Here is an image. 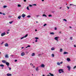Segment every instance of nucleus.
<instances>
[{"mask_svg":"<svg viewBox=\"0 0 76 76\" xmlns=\"http://www.w3.org/2000/svg\"><path fill=\"white\" fill-rule=\"evenodd\" d=\"M58 72L59 73H64V71H63V69H60Z\"/></svg>","mask_w":76,"mask_h":76,"instance_id":"obj_1","label":"nucleus"},{"mask_svg":"<svg viewBox=\"0 0 76 76\" xmlns=\"http://www.w3.org/2000/svg\"><path fill=\"white\" fill-rule=\"evenodd\" d=\"M58 38H59V37H56L54 39L55 40H56V41H58Z\"/></svg>","mask_w":76,"mask_h":76,"instance_id":"obj_2","label":"nucleus"},{"mask_svg":"<svg viewBox=\"0 0 76 76\" xmlns=\"http://www.w3.org/2000/svg\"><path fill=\"white\" fill-rule=\"evenodd\" d=\"M6 35V33H5V32H4V33L1 34V37H3V36H4V35Z\"/></svg>","mask_w":76,"mask_h":76,"instance_id":"obj_3","label":"nucleus"},{"mask_svg":"<svg viewBox=\"0 0 76 76\" xmlns=\"http://www.w3.org/2000/svg\"><path fill=\"white\" fill-rule=\"evenodd\" d=\"M67 68L68 69V70L69 71H70V66H67Z\"/></svg>","mask_w":76,"mask_h":76,"instance_id":"obj_4","label":"nucleus"},{"mask_svg":"<svg viewBox=\"0 0 76 76\" xmlns=\"http://www.w3.org/2000/svg\"><path fill=\"white\" fill-rule=\"evenodd\" d=\"M21 16H22L23 18H24L26 16V15L24 14H23Z\"/></svg>","mask_w":76,"mask_h":76,"instance_id":"obj_5","label":"nucleus"},{"mask_svg":"<svg viewBox=\"0 0 76 76\" xmlns=\"http://www.w3.org/2000/svg\"><path fill=\"white\" fill-rule=\"evenodd\" d=\"M4 45L5 47H9V45L7 43H5Z\"/></svg>","mask_w":76,"mask_h":76,"instance_id":"obj_6","label":"nucleus"},{"mask_svg":"<svg viewBox=\"0 0 76 76\" xmlns=\"http://www.w3.org/2000/svg\"><path fill=\"white\" fill-rule=\"evenodd\" d=\"M7 76H12V74H9V73H7Z\"/></svg>","mask_w":76,"mask_h":76,"instance_id":"obj_7","label":"nucleus"},{"mask_svg":"<svg viewBox=\"0 0 76 76\" xmlns=\"http://www.w3.org/2000/svg\"><path fill=\"white\" fill-rule=\"evenodd\" d=\"M21 56H25V53H24V52H22L21 53Z\"/></svg>","mask_w":76,"mask_h":76,"instance_id":"obj_8","label":"nucleus"},{"mask_svg":"<svg viewBox=\"0 0 76 76\" xmlns=\"http://www.w3.org/2000/svg\"><path fill=\"white\" fill-rule=\"evenodd\" d=\"M5 63L8 66H9V62H6Z\"/></svg>","mask_w":76,"mask_h":76,"instance_id":"obj_9","label":"nucleus"},{"mask_svg":"<svg viewBox=\"0 0 76 76\" xmlns=\"http://www.w3.org/2000/svg\"><path fill=\"white\" fill-rule=\"evenodd\" d=\"M66 60L68 61H70V59L69 58H67L66 59Z\"/></svg>","mask_w":76,"mask_h":76,"instance_id":"obj_10","label":"nucleus"},{"mask_svg":"<svg viewBox=\"0 0 76 76\" xmlns=\"http://www.w3.org/2000/svg\"><path fill=\"white\" fill-rule=\"evenodd\" d=\"M41 67H45V65L43 64H42Z\"/></svg>","mask_w":76,"mask_h":76,"instance_id":"obj_11","label":"nucleus"},{"mask_svg":"<svg viewBox=\"0 0 76 76\" xmlns=\"http://www.w3.org/2000/svg\"><path fill=\"white\" fill-rule=\"evenodd\" d=\"M64 54H68V52H64Z\"/></svg>","mask_w":76,"mask_h":76,"instance_id":"obj_12","label":"nucleus"},{"mask_svg":"<svg viewBox=\"0 0 76 76\" xmlns=\"http://www.w3.org/2000/svg\"><path fill=\"white\" fill-rule=\"evenodd\" d=\"M2 63H6V61L5 60H3L2 61Z\"/></svg>","mask_w":76,"mask_h":76,"instance_id":"obj_13","label":"nucleus"},{"mask_svg":"<svg viewBox=\"0 0 76 76\" xmlns=\"http://www.w3.org/2000/svg\"><path fill=\"white\" fill-rule=\"evenodd\" d=\"M5 58H9V56H8V55H6L5 56Z\"/></svg>","mask_w":76,"mask_h":76,"instance_id":"obj_14","label":"nucleus"},{"mask_svg":"<svg viewBox=\"0 0 76 76\" xmlns=\"http://www.w3.org/2000/svg\"><path fill=\"white\" fill-rule=\"evenodd\" d=\"M36 71L38 72V71L39 70L38 67H37L36 69Z\"/></svg>","mask_w":76,"mask_h":76,"instance_id":"obj_15","label":"nucleus"},{"mask_svg":"<svg viewBox=\"0 0 76 76\" xmlns=\"http://www.w3.org/2000/svg\"><path fill=\"white\" fill-rule=\"evenodd\" d=\"M28 34H27L25 36H24V38H26V37H28Z\"/></svg>","mask_w":76,"mask_h":76,"instance_id":"obj_16","label":"nucleus"},{"mask_svg":"<svg viewBox=\"0 0 76 76\" xmlns=\"http://www.w3.org/2000/svg\"><path fill=\"white\" fill-rule=\"evenodd\" d=\"M28 47H31V46H30V45H28L26 47V48H27Z\"/></svg>","mask_w":76,"mask_h":76,"instance_id":"obj_17","label":"nucleus"},{"mask_svg":"<svg viewBox=\"0 0 76 76\" xmlns=\"http://www.w3.org/2000/svg\"><path fill=\"white\" fill-rule=\"evenodd\" d=\"M50 34H51V35H54V33L53 32H51L50 33Z\"/></svg>","mask_w":76,"mask_h":76,"instance_id":"obj_18","label":"nucleus"},{"mask_svg":"<svg viewBox=\"0 0 76 76\" xmlns=\"http://www.w3.org/2000/svg\"><path fill=\"white\" fill-rule=\"evenodd\" d=\"M20 18H21V16H18V19H20Z\"/></svg>","mask_w":76,"mask_h":76,"instance_id":"obj_19","label":"nucleus"},{"mask_svg":"<svg viewBox=\"0 0 76 76\" xmlns=\"http://www.w3.org/2000/svg\"><path fill=\"white\" fill-rule=\"evenodd\" d=\"M49 75H50L51 76H54L53 74H51V73H49Z\"/></svg>","mask_w":76,"mask_h":76,"instance_id":"obj_20","label":"nucleus"},{"mask_svg":"<svg viewBox=\"0 0 76 76\" xmlns=\"http://www.w3.org/2000/svg\"><path fill=\"white\" fill-rule=\"evenodd\" d=\"M32 56H35V53H33L32 55H31Z\"/></svg>","mask_w":76,"mask_h":76,"instance_id":"obj_21","label":"nucleus"},{"mask_svg":"<svg viewBox=\"0 0 76 76\" xmlns=\"http://www.w3.org/2000/svg\"><path fill=\"white\" fill-rule=\"evenodd\" d=\"M0 66L1 67H4V65L3 64H1L0 65Z\"/></svg>","mask_w":76,"mask_h":76,"instance_id":"obj_22","label":"nucleus"},{"mask_svg":"<svg viewBox=\"0 0 76 76\" xmlns=\"http://www.w3.org/2000/svg\"><path fill=\"white\" fill-rule=\"evenodd\" d=\"M26 9L28 10H29V7H27L26 8Z\"/></svg>","mask_w":76,"mask_h":76,"instance_id":"obj_23","label":"nucleus"},{"mask_svg":"<svg viewBox=\"0 0 76 76\" xmlns=\"http://www.w3.org/2000/svg\"><path fill=\"white\" fill-rule=\"evenodd\" d=\"M57 65H60V63L59 62H58L57 63Z\"/></svg>","mask_w":76,"mask_h":76,"instance_id":"obj_24","label":"nucleus"},{"mask_svg":"<svg viewBox=\"0 0 76 76\" xmlns=\"http://www.w3.org/2000/svg\"><path fill=\"white\" fill-rule=\"evenodd\" d=\"M32 5L34 6H37V4H32Z\"/></svg>","mask_w":76,"mask_h":76,"instance_id":"obj_25","label":"nucleus"},{"mask_svg":"<svg viewBox=\"0 0 76 76\" xmlns=\"http://www.w3.org/2000/svg\"><path fill=\"white\" fill-rule=\"evenodd\" d=\"M3 7H4V8H6L7 7V6L5 5L3 6Z\"/></svg>","mask_w":76,"mask_h":76,"instance_id":"obj_26","label":"nucleus"},{"mask_svg":"<svg viewBox=\"0 0 76 76\" xmlns=\"http://www.w3.org/2000/svg\"><path fill=\"white\" fill-rule=\"evenodd\" d=\"M43 16H45V17H47V15L45 14H43L42 15Z\"/></svg>","mask_w":76,"mask_h":76,"instance_id":"obj_27","label":"nucleus"},{"mask_svg":"<svg viewBox=\"0 0 76 76\" xmlns=\"http://www.w3.org/2000/svg\"><path fill=\"white\" fill-rule=\"evenodd\" d=\"M18 7H21V5L20 4H18Z\"/></svg>","mask_w":76,"mask_h":76,"instance_id":"obj_28","label":"nucleus"},{"mask_svg":"<svg viewBox=\"0 0 76 76\" xmlns=\"http://www.w3.org/2000/svg\"><path fill=\"white\" fill-rule=\"evenodd\" d=\"M27 18H31V16L30 15H28L27 16Z\"/></svg>","mask_w":76,"mask_h":76,"instance_id":"obj_29","label":"nucleus"},{"mask_svg":"<svg viewBox=\"0 0 76 76\" xmlns=\"http://www.w3.org/2000/svg\"><path fill=\"white\" fill-rule=\"evenodd\" d=\"M51 50H54V48H53L51 49Z\"/></svg>","mask_w":76,"mask_h":76,"instance_id":"obj_30","label":"nucleus"},{"mask_svg":"<svg viewBox=\"0 0 76 76\" xmlns=\"http://www.w3.org/2000/svg\"><path fill=\"white\" fill-rule=\"evenodd\" d=\"M36 16L37 18H38V17H39V15H37Z\"/></svg>","mask_w":76,"mask_h":76,"instance_id":"obj_31","label":"nucleus"},{"mask_svg":"<svg viewBox=\"0 0 76 76\" xmlns=\"http://www.w3.org/2000/svg\"><path fill=\"white\" fill-rule=\"evenodd\" d=\"M12 23H13V21L10 22H9V23H10V24H12Z\"/></svg>","mask_w":76,"mask_h":76,"instance_id":"obj_32","label":"nucleus"},{"mask_svg":"<svg viewBox=\"0 0 76 76\" xmlns=\"http://www.w3.org/2000/svg\"><path fill=\"white\" fill-rule=\"evenodd\" d=\"M52 56L53 57H54V54H52Z\"/></svg>","mask_w":76,"mask_h":76,"instance_id":"obj_33","label":"nucleus"},{"mask_svg":"<svg viewBox=\"0 0 76 76\" xmlns=\"http://www.w3.org/2000/svg\"><path fill=\"white\" fill-rule=\"evenodd\" d=\"M35 39H39V38H38V37H35Z\"/></svg>","mask_w":76,"mask_h":76,"instance_id":"obj_34","label":"nucleus"},{"mask_svg":"<svg viewBox=\"0 0 76 76\" xmlns=\"http://www.w3.org/2000/svg\"><path fill=\"white\" fill-rule=\"evenodd\" d=\"M48 16L49 17H51V16H52V15H48Z\"/></svg>","mask_w":76,"mask_h":76,"instance_id":"obj_35","label":"nucleus"},{"mask_svg":"<svg viewBox=\"0 0 76 76\" xmlns=\"http://www.w3.org/2000/svg\"><path fill=\"white\" fill-rule=\"evenodd\" d=\"M63 20L64 21H65V22H67V20L66 19H64Z\"/></svg>","mask_w":76,"mask_h":76,"instance_id":"obj_36","label":"nucleus"},{"mask_svg":"<svg viewBox=\"0 0 76 76\" xmlns=\"http://www.w3.org/2000/svg\"><path fill=\"white\" fill-rule=\"evenodd\" d=\"M63 50H62V49H60V52H62V51Z\"/></svg>","mask_w":76,"mask_h":76,"instance_id":"obj_37","label":"nucleus"},{"mask_svg":"<svg viewBox=\"0 0 76 76\" xmlns=\"http://www.w3.org/2000/svg\"><path fill=\"white\" fill-rule=\"evenodd\" d=\"M8 67L9 68L10 70H11V68L9 67V66H8Z\"/></svg>","mask_w":76,"mask_h":76,"instance_id":"obj_38","label":"nucleus"},{"mask_svg":"<svg viewBox=\"0 0 76 76\" xmlns=\"http://www.w3.org/2000/svg\"><path fill=\"white\" fill-rule=\"evenodd\" d=\"M25 38V37H24V36L23 37H22L21 38V39H23V38Z\"/></svg>","mask_w":76,"mask_h":76,"instance_id":"obj_39","label":"nucleus"},{"mask_svg":"<svg viewBox=\"0 0 76 76\" xmlns=\"http://www.w3.org/2000/svg\"><path fill=\"white\" fill-rule=\"evenodd\" d=\"M47 25V24H45L43 26H46V25Z\"/></svg>","mask_w":76,"mask_h":76,"instance_id":"obj_40","label":"nucleus"},{"mask_svg":"<svg viewBox=\"0 0 76 76\" xmlns=\"http://www.w3.org/2000/svg\"><path fill=\"white\" fill-rule=\"evenodd\" d=\"M28 53H29V52H28V51H26V54H28Z\"/></svg>","mask_w":76,"mask_h":76,"instance_id":"obj_41","label":"nucleus"},{"mask_svg":"<svg viewBox=\"0 0 76 76\" xmlns=\"http://www.w3.org/2000/svg\"><path fill=\"white\" fill-rule=\"evenodd\" d=\"M29 6H30V7H32V5H29Z\"/></svg>","mask_w":76,"mask_h":76,"instance_id":"obj_42","label":"nucleus"},{"mask_svg":"<svg viewBox=\"0 0 76 76\" xmlns=\"http://www.w3.org/2000/svg\"><path fill=\"white\" fill-rule=\"evenodd\" d=\"M41 54H39V55H38V56L39 57V56H41Z\"/></svg>","mask_w":76,"mask_h":76,"instance_id":"obj_43","label":"nucleus"},{"mask_svg":"<svg viewBox=\"0 0 76 76\" xmlns=\"http://www.w3.org/2000/svg\"><path fill=\"white\" fill-rule=\"evenodd\" d=\"M38 41V40L37 39H36V40H35V42H37Z\"/></svg>","mask_w":76,"mask_h":76,"instance_id":"obj_44","label":"nucleus"},{"mask_svg":"<svg viewBox=\"0 0 76 76\" xmlns=\"http://www.w3.org/2000/svg\"><path fill=\"white\" fill-rule=\"evenodd\" d=\"M17 61H18V60H15V62H16Z\"/></svg>","mask_w":76,"mask_h":76,"instance_id":"obj_45","label":"nucleus"},{"mask_svg":"<svg viewBox=\"0 0 76 76\" xmlns=\"http://www.w3.org/2000/svg\"><path fill=\"white\" fill-rule=\"evenodd\" d=\"M72 37H70V39H71V40H72Z\"/></svg>","mask_w":76,"mask_h":76,"instance_id":"obj_46","label":"nucleus"},{"mask_svg":"<svg viewBox=\"0 0 76 76\" xmlns=\"http://www.w3.org/2000/svg\"><path fill=\"white\" fill-rule=\"evenodd\" d=\"M63 64V61H61L60 62V64Z\"/></svg>","mask_w":76,"mask_h":76,"instance_id":"obj_47","label":"nucleus"},{"mask_svg":"<svg viewBox=\"0 0 76 76\" xmlns=\"http://www.w3.org/2000/svg\"><path fill=\"white\" fill-rule=\"evenodd\" d=\"M66 7L68 9H69V7L67 6V7Z\"/></svg>","mask_w":76,"mask_h":76,"instance_id":"obj_48","label":"nucleus"},{"mask_svg":"<svg viewBox=\"0 0 76 76\" xmlns=\"http://www.w3.org/2000/svg\"><path fill=\"white\" fill-rule=\"evenodd\" d=\"M9 31H7V34H9Z\"/></svg>","mask_w":76,"mask_h":76,"instance_id":"obj_49","label":"nucleus"},{"mask_svg":"<svg viewBox=\"0 0 76 76\" xmlns=\"http://www.w3.org/2000/svg\"><path fill=\"white\" fill-rule=\"evenodd\" d=\"M75 68H76V66H75L74 67V69H75Z\"/></svg>","mask_w":76,"mask_h":76,"instance_id":"obj_50","label":"nucleus"},{"mask_svg":"<svg viewBox=\"0 0 76 76\" xmlns=\"http://www.w3.org/2000/svg\"><path fill=\"white\" fill-rule=\"evenodd\" d=\"M55 30H57V28L56 27L55 28Z\"/></svg>","mask_w":76,"mask_h":76,"instance_id":"obj_51","label":"nucleus"},{"mask_svg":"<svg viewBox=\"0 0 76 76\" xmlns=\"http://www.w3.org/2000/svg\"><path fill=\"white\" fill-rule=\"evenodd\" d=\"M74 47H76V46L75 45H74Z\"/></svg>","mask_w":76,"mask_h":76,"instance_id":"obj_52","label":"nucleus"},{"mask_svg":"<svg viewBox=\"0 0 76 76\" xmlns=\"http://www.w3.org/2000/svg\"><path fill=\"white\" fill-rule=\"evenodd\" d=\"M3 15H5V14L4 13H2Z\"/></svg>","mask_w":76,"mask_h":76,"instance_id":"obj_53","label":"nucleus"},{"mask_svg":"<svg viewBox=\"0 0 76 76\" xmlns=\"http://www.w3.org/2000/svg\"><path fill=\"white\" fill-rule=\"evenodd\" d=\"M4 43V42H3L1 44H3Z\"/></svg>","mask_w":76,"mask_h":76,"instance_id":"obj_54","label":"nucleus"},{"mask_svg":"<svg viewBox=\"0 0 76 76\" xmlns=\"http://www.w3.org/2000/svg\"><path fill=\"white\" fill-rule=\"evenodd\" d=\"M26 0H24V1H25V2H26Z\"/></svg>","mask_w":76,"mask_h":76,"instance_id":"obj_55","label":"nucleus"},{"mask_svg":"<svg viewBox=\"0 0 76 76\" xmlns=\"http://www.w3.org/2000/svg\"><path fill=\"white\" fill-rule=\"evenodd\" d=\"M59 33H60V34H61V32L60 31V32H59Z\"/></svg>","mask_w":76,"mask_h":76,"instance_id":"obj_56","label":"nucleus"},{"mask_svg":"<svg viewBox=\"0 0 76 76\" xmlns=\"http://www.w3.org/2000/svg\"><path fill=\"white\" fill-rule=\"evenodd\" d=\"M3 13H2L1 12H0V14H2Z\"/></svg>","mask_w":76,"mask_h":76,"instance_id":"obj_57","label":"nucleus"},{"mask_svg":"<svg viewBox=\"0 0 76 76\" xmlns=\"http://www.w3.org/2000/svg\"><path fill=\"white\" fill-rule=\"evenodd\" d=\"M33 68H34V67H35V66H33Z\"/></svg>","mask_w":76,"mask_h":76,"instance_id":"obj_58","label":"nucleus"},{"mask_svg":"<svg viewBox=\"0 0 76 76\" xmlns=\"http://www.w3.org/2000/svg\"><path fill=\"white\" fill-rule=\"evenodd\" d=\"M9 17H10H10H12V16H10V15L9 16Z\"/></svg>","mask_w":76,"mask_h":76,"instance_id":"obj_59","label":"nucleus"},{"mask_svg":"<svg viewBox=\"0 0 76 76\" xmlns=\"http://www.w3.org/2000/svg\"><path fill=\"white\" fill-rule=\"evenodd\" d=\"M42 1H44V0H42Z\"/></svg>","mask_w":76,"mask_h":76,"instance_id":"obj_60","label":"nucleus"},{"mask_svg":"<svg viewBox=\"0 0 76 76\" xmlns=\"http://www.w3.org/2000/svg\"><path fill=\"white\" fill-rule=\"evenodd\" d=\"M23 48H24V47H22L21 48H22V49H23Z\"/></svg>","mask_w":76,"mask_h":76,"instance_id":"obj_61","label":"nucleus"},{"mask_svg":"<svg viewBox=\"0 0 76 76\" xmlns=\"http://www.w3.org/2000/svg\"><path fill=\"white\" fill-rule=\"evenodd\" d=\"M69 28H72V27H71V26H69Z\"/></svg>","mask_w":76,"mask_h":76,"instance_id":"obj_62","label":"nucleus"},{"mask_svg":"<svg viewBox=\"0 0 76 76\" xmlns=\"http://www.w3.org/2000/svg\"><path fill=\"white\" fill-rule=\"evenodd\" d=\"M35 31H37V29H35Z\"/></svg>","mask_w":76,"mask_h":76,"instance_id":"obj_63","label":"nucleus"},{"mask_svg":"<svg viewBox=\"0 0 76 76\" xmlns=\"http://www.w3.org/2000/svg\"><path fill=\"white\" fill-rule=\"evenodd\" d=\"M47 76H50V75H48Z\"/></svg>","mask_w":76,"mask_h":76,"instance_id":"obj_64","label":"nucleus"}]
</instances>
